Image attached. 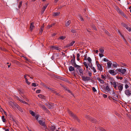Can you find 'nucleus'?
<instances>
[{"label": "nucleus", "instance_id": "f257e3e1", "mask_svg": "<svg viewBox=\"0 0 131 131\" xmlns=\"http://www.w3.org/2000/svg\"><path fill=\"white\" fill-rule=\"evenodd\" d=\"M8 104L10 107H12L14 109L17 108L21 112H23V110L22 108L16 103L10 101L8 102Z\"/></svg>", "mask_w": 131, "mask_h": 131}, {"label": "nucleus", "instance_id": "f03ea898", "mask_svg": "<svg viewBox=\"0 0 131 131\" xmlns=\"http://www.w3.org/2000/svg\"><path fill=\"white\" fill-rule=\"evenodd\" d=\"M123 84L119 83H117V89H115L116 90H119V91L120 93L123 90Z\"/></svg>", "mask_w": 131, "mask_h": 131}, {"label": "nucleus", "instance_id": "7ed1b4c3", "mask_svg": "<svg viewBox=\"0 0 131 131\" xmlns=\"http://www.w3.org/2000/svg\"><path fill=\"white\" fill-rule=\"evenodd\" d=\"M116 70L118 72H121L122 74H124L126 71V70L125 69H117Z\"/></svg>", "mask_w": 131, "mask_h": 131}, {"label": "nucleus", "instance_id": "20e7f679", "mask_svg": "<svg viewBox=\"0 0 131 131\" xmlns=\"http://www.w3.org/2000/svg\"><path fill=\"white\" fill-rule=\"evenodd\" d=\"M38 122L40 125L43 127V128H46L47 126L46 125L45 122H43L41 120H40L38 121Z\"/></svg>", "mask_w": 131, "mask_h": 131}, {"label": "nucleus", "instance_id": "39448f33", "mask_svg": "<svg viewBox=\"0 0 131 131\" xmlns=\"http://www.w3.org/2000/svg\"><path fill=\"white\" fill-rule=\"evenodd\" d=\"M71 63L72 65L75 67H80V66L77 64L75 62V60L71 59Z\"/></svg>", "mask_w": 131, "mask_h": 131}, {"label": "nucleus", "instance_id": "423d86ee", "mask_svg": "<svg viewBox=\"0 0 131 131\" xmlns=\"http://www.w3.org/2000/svg\"><path fill=\"white\" fill-rule=\"evenodd\" d=\"M81 78L82 79V80L85 81H89L91 79V78L87 76H82Z\"/></svg>", "mask_w": 131, "mask_h": 131}, {"label": "nucleus", "instance_id": "0eeeda50", "mask_svg": "<svg viewBox=\"0 0 131 131\" xmlns=\"http://www.w3.org/2000/svg\"><path fill=\"white\" fill-rule=\"evenodd\" d=\"M125 94L128 97L130 96L131 95V90L127 89L125 90Z\"/></svg>", "mask_w": 131, "mask_h": 131}, {"label": "nucleus", "instance_id": "6e6552de", "mask_svg": "<svg viewBox=\"0 0 131 131\" xmlns=\"http://www.w3.org/2000/svg\"><path fill=\"white\" fill-rule=\"evenodd\" d=\"M76 68H77V69H78L80 73V75L82 76L83 75V69L82 68H81V67L80 66V67H77Z\"/></svg>", "mask_w": 131, "mask_h": 131}, {"label": "nucleus", "instance_id": "1a4fd4ad", "mask_svg": "<svg viewBox=\"0 0 131 131\" xmlns=\"http://www.w3.org/2000/svg\"><path fill=\"white\" fill-rule=\"evenodd\" d=\"M116 10L119 13H120L122 15L124 16H126V15L124 14L123 12L120 9L117 7H116Z\"/></svg>", "mask_w": 131, "mask_h": 131}, {"label": "nucleus", "instance_id": "9d476101", "mask_svg": "<svg viewBox=\"0 0 131 131\" xmlns=\"http://www.w3.org/2000/svg\"><path fill=\"white\" fill-rule=\"evenodd\" d=\"M75 42L74 41H72L69 44L65 46V47L66 48H68L70 47V46H72L74 44Z\"/></svg>", "mask_w": 131, "mask_h": 131}, {"label": "nucleus", "instance_id": "9b49d317", "mask_svg": "<svg viewBox=\"0 0 131 131\" xmlns=\"http://www.w3.org/2000/svg\"><path fill=\"white\" fill-rule=\"evenodd\" d=\"M39 106L41 108H42L43 110L46 111H48L47 108L43 104H39Z\"/></svg>", "mask_w": 131, "mask_h": 131}, {"label": "nucleus", "instance_id": "f8f14e48", "mask_svg": "<svg viewBox=\"0 0 131 131\" xmlns=\"http://www.w3.org/2000/svg\"><path fill=\"white\" fill-rule=\"evenodd\" d=\"M34 23L33 22H32L30 23V30L32 31L33 29L34 28Z\"/></svg>", "mask_w": 131, "mask_h": 131}, {"label": "nucleus", "instance_id": "ddd939ff", "mask_svg": "<svg viewBox=\"0 0 131 131\" xmlns=\"http://www.w3.org/2000/svg\"><path fill=\"white\" fill-rule=\"evenodd\" d=\"M118 32L119 33V34L120 36L123 38V40L125 41V42L126 43L127 45H128V43L126 41V39L123 36V35L121 34V32H120L119 31H118Z\"/></svg>", "mask_w": 131, "mask_h": 131}, {"label": "nucleus", "instance_id": "4468645a", "mask_svg": "<svg viewBox=\"0 0 131 131\" xmlns=\"http://www.w3.org/2000/svg\"><path fill=\"white\" fill-rule=\"evenodd\" d=\"M111 83L112 84H113V87L114 88V89H116L117 87V83H118L117 82L116 83L115 82H114L113 83L112 82H111Z\"/></svg>", "mask_w": 131, "mask_h": 131}, {"label": "nucleus", "instance_id": "2eb2a0df", "mask_svg": "<svg viewBox=\"0 0 131 131\" xmlns=\"http://www.w3.org/2000/svg\"><path fill=\"white\" fill-rule=\"evenodd\" d=\"M97 66L98 70L100 71H101L103 70V68L101 64H99L97 65Z\"/></svg>", "mask_w": 131, "mask_h": 131}, {"label": "nucleus", "instance_id": "dca6fc26", "mask_svg": "<svg viewBox=\"0 0 131 131\" xmlns=\"http://www.w3.org/2000/svg\"><path fill=\"white\" fill-rule=\"evenodd\" d=\"M105 90L108 93H111L110 89L109 88L108 86L107 85L106 86Z\"/></svg>", "mask_w": 131, "mask_h": 131}, {"label": "nucleus", "instance_id": "f3484780", "mask_svg": "<svg viewBox=\"0 0 131 131\" xmlns=\"http://www.w3.org/2000/svg\"><path fill=\"white\" fill-rule=\"evenodd\" d=\"M51 47L53 49L59 50V51H60L61 50L60 48H59L58 47H56L53 46H52Z\"/></svg>", "mask_w": 131, "mask_h": 131}, {"label": "nucleus", "instance_id": "a211bd4d", "mask_svg": "<svg viewBox=\"0 0 131 131\" xmlns=\"http://www.w3.org/2000/svg\"><path fill=\"white\" fill-rule=\"evenodd\" d=\"M107 67L108 68H110L111 67L112 63L110 61H109L107 63Z\"/></svg>", "mask_w": 131, "mask_h": 131}, {"label": "nucleus", "instance_id": "6ab92c4d", "mask_svg": "<svg viewBox=\"0 0 131 131\" xmlns=\"http://www.w3.org/2000/svg\"><path fill=\"white\" fill-rule=\"evenodd\" d=\"M109 72L111 74L113 75H115L116 73H115V71L113 70H110L109 71Z\"/></svg>", "mask_w": 131, "mask_h": 131}, {"label": "nucleus", "instance_id": "aec40b11", "mask_svg": "<svg viewBox=\"0 0 131 131\" xmlns=\"http://www.w3.org/2000/svg\"><path fill=\"white\" fill-rule=\"evenodd\" d=\"M55 129V126H52L50 127V131H54Z\"/></svg>", "mask_w": 131, "mask_h": 131}, {"label": "nucleus", "instance_id": "412c9836", "mask_svg": "<svg viewBox=\"0 0 131 131\" xmlns=\"http://www.w3.org/2000/svg\"><path fill=\"white\" fill-rule=\"evenodd\" d=\"M55 24H56V23H54L52 24L51 25H48L47 27V29H49L50 27L54 26Z\"/></svg>", "mask_w": 131, "mask_h": 131}, {"label": "nucleus", "instance_id": "4be33fe9", "mask_svg": "<svg viewBox=\"0 0 131 131\" xmlns=\"http://www.w3.org/2000/svg\"><path fill=\"white\" fill-rule=\"evenodd\" d=\"M97 79L99 80L101 83L104 84V81L103 80L99 78H97Z\"/></svg>", "mask_w": 131, "mask_h": 131}, {"label": "nucleus", "instance_id": "5701e85b", "mask_svg": "<svg viewBox=\"0 0 131 131\" xmlns=\"http://www.w3.org/2000/svg\"><path fill=\"white\" fill-rule=\"evenodd\" d=\"M99 51L101 53H103L104 51V48L102 47H101L99 49Z\"/></svg>", "mask_w": 131, "mask_h": 131}, {"label": "nucleus", "instance_id": "b1692460", "mask_svg": "<svg viewBox=\"0 0 131 131\" xmlns=\"http://www.w3.org/2000/svg\"><path fill=\"white\" fill-rule=\"evenodd\" d=\"M60 14L59 12H54L53 13V16H57Z\"/></svg>", "mask_w": 131, "mask_h": 131}, {"label": "nucleus", "instance_id": "393cba45", "mask_svg": "<svg viewBox=\"0 0 131 131\" xmlns=\"http://www.w3.org/2000/svg\"><path fill=\"white\" fill-rule=\"evenodd\" d=\"M78 17L79 20H80L81 21H83L84 20V19L80 15H79L78 16Z\"/></svg>", "mask_w": 131, "mask_h": 131}, {"label": "nucleus", "instance_id": "a878e982", "mask_svg": "<svg viewBox=\"0 0 131 131\" xmlns=\"http://www.w3.org/2000/svg\"><path fill=\"white\" fill-rule=\"evenodd\" d=\"M68 113L69 114V115H70L71 116L73 117H75L74 115L71 111L69 110L68 111Z\"/></svg>", "mask_w": 131, "mask_h": 131}, {"label": "nucleus", "instance_id": "bb28decb", "mask_svg": "<svg viewBox=\"0 0 131 131\" xmlns=\"http://www.w3.org/2000/svg\"><path fill=\"white\" fill-rule=\"evenodd\" d=\"M69 71H72L74 70V68L72 66H70L69 68Z\"/></svg>", "mask_w": 131, "mask_h": 131}, {"label": "nucleus", "instance_id": "cd10ccee", "mask_svg": "<svg viewBox=\"0 0 131 131\" xmlns=\"http://www.w3.org/2000/svg\"><path fill=\"white\" fill-rule=\"evenodd\" d=\"M71 23V21L69 20L66 22V23L65 25L66 26H69L70 24Z\"/></svg>", "mask_w": 131, "mask_h": 131}, {"label": "nucleus", "instance_id": "c85d7f7f", "mask_svg": "<svg viewBox=\"0 0 131 131\" xmlns=\"http://www.w3.org/2000/svg\"><path fill=\"white\" fill-rule=\"evenodd\" d=\"M44 28V26H42L40 28V30L39 32V34H41L42 33L43 29Z\"/></svg>", "mask_w": 131, "mask_h": 131}, {"label": "nucleus", "instance_id": "c756f323", "mask_svg": "<svg viewBox=\"0 0 131 131\" xmlns=\"http://www.w3.org/2000/svg\"><path fill=\"white\" fill-rule=\"evenodd\" d=\"M38 96L39 97L42 99H45V96L41 94H39L38 95Z\"/></svg>", "mask_w": 131, "mask_h": 131}, {"label": "nucleus", "instance_id": "7c9ffc66", "mask_svg": "<svg viewBox=\"0 0 131 131\" xmlns=\"http://www.w3.org/2000/svg\"><path fill=\"white\" fill-rule=\"evenodd\" d=\"M47 106L48 108L49 109L50 108H53V105H51L50 104H49L48 105H47Z\"/></svg>", "mask_w": 131, "mask_h": 131}, {"label": "nucleus", "instance_id": "2f4dec72", "mask_svg": "<svg viewBox=\"0 0 131 131\" xmlns=\"http://www.w3.org/2000/svg\"><path fill=\"white\" fill-rule=\"evenodd\" d=\"M2 119L3 122H5L6 121V119L4 116H2Z\"/></svg>", "mask_w": 131, "mask_h": 131}, {"label": "nucleus", "instance_id": "473e14b6", "mask_svg": "<svg viewBox=\"0 0 131 131\" xmlns=\"http://www.w3.org/2000/svg\"><path fill=\"white\" fill-rule=\"evenodd\" d=\"M83 64H84V65L86 67V68L87 69H88V65L87 64L86 62H84L83 63Z\"/></svg>", "mask_w": 131, "mask_h": 131}, {"label": "nucleus", "instance_id": "72a5a7b5", "mask_svg": "<svg viewBox=\"0 0 131 131\" xmlns=\"http://www.w3.org/2000/svg\"><path fill=\"white\" fill-rule=\"evenodd\" d=\"M30 114L32 115V116H35V113L33 111H30Z\"/></svg>", "mask_w": 131, "mask_h": 131}, {"label": "nucleus", "instance_id": "f704fd0d", "mask_svg": "<svg viewBox=\"0 0 131 131\" xmlns=\"http://www.w3.org/2000/svg\"><path fill=\"white\" fill-rule=\"evenodd\" d=\"M44 87H45L46 88L48 89L50 91L52 90V88H49L47 86L45 85Z\"/></svg>", "mask_w": 131, "mask_h": 131}, {"label": "nucleus", "instance_id": "c9c22d12", "mask_svg": "<svg viewBox=\"0 0 131 131\" xmlns=\"http://www.w3.org/2000/svg\"><path fill=\"white\" fill-rule=\"evenodd\" d=\"M88 60L89 62L90 63H91L92 60L90 57H88L87 59Z\"/></svg>", "mask_w": 131, "mask_h": 131}, {"label": "nucleus", "instance_id": "e433bc0d", "mask_svg": "<svg viewBox=\"0 0 131 131\" xmlns=\"http://www.w3.org/2000/svg\"><path fill=\"white\" fill-rule=\"evenodd\" d=\"M48 5V4H46V5H45V6H43V8H42V9L44 10H45V9H46V8L47 7V6Z\"/></svg>", "mask_w": 131, "mask_h": 131}, {"label": "nucleus", "instance_id": "4c0bfd02", "mask_svg": "<svg viewBox=\"0 0 131 131\" xmlns=\"http://www.w3.org/2000/svg\"><path fill=\"white\" fill-rule=\"evenodd\" d=\"M91 121L93 123H95V122H96V120L95 119L93 118H91Z\"/></svg>", "mask_w": 131, "mask_h": 131}, {"label": "nucleus", "instance_id": "58836bf2", "mask_svg": "<svg viewBox=\"0 0 131 131\" xmlns=\"http://www.w3.org/2000/svg\"><path fill=\"white\" fill-rule=\"evenodd\" d=\"M25 81H26V82L29 85L30 84V82L28 81L27 79H26Z\"/></svg>", "mask_w": 131, "mask_h": 131}, {"label": "nucleus", "instance_id": "ea45409f", "mask_svg": "<svg viewBox=\"0 0 131 131\" xmlns=\"http://www.w3.org/2000/svg\"><path fill=\"white\" fill-rule=\"evenodd\" d=\"M121 24L122 26H123L126 28L127 27V26L126 24H125L124 23H122Z\"/></svg>", "mask_w": 131, "mask_h": 131}, {"label": "nucleus", "instance_id": "a19ab883", "mask_svg": "<svg viewBox=\"0 0 131 131\" xmlns=\"http://www.w3.org/2000/svg\"><path fill=\"white\" fill-rule=\"evenodd\" d=\"M22 1H20L19 4V5L18 6V7L19 8H20L22 4Z\"/></svg>", "mask_w": 131, "mask_h": 131}, {"label": "nucleus", "instance_id": "79ce46f5", "mask_svg": "<svg viewBox=\"0 0 131 131\" xmlns=\"http://www.w3.org/2000/svg\"><path fill=\"white\" fill-rule=\"evenodd\" d=\"M65 38H66L65 37L63 36H62L60 37V38H59L60 39L64 40V39H65Z\"/></svg>", "mask_w": 131, "mask_h": 131}, {"label": "nucleus", "instance_id": "37998d69", "mask_svg": "<svg viewBox=\"0 0 131 131\" xmlns=\"http://www.w3.org/2000/svg\"><path fill=\"white\" fill-rule=\"evenodd\" d=\"M110 92H111V93H110L112 95L114 96V95L115 94V93L114 92V91L113 90L112 91V90H111Z\"/></svg>", "mask_w": 131, "mask_h": 131}, {"label": "nucleus", "instance_id": "c03bdc74", "mask_svg": "<svg viewBox=\"0 0 131 131\" xmlns=\"http://www.w3.org/2000/svg\"><path fill=\"white\" fill-rule=\"evenodd\" d=\"M91 69L93 70V71L94 73H95L96 72V71L95 68H94V67H91Z\"/></svg>", "mask_w": 131, "mask_h": 131}, {"label": "nucleus", "instance_id": "a18cd8bd", "mask_svg": "<svg viewBox=\"0 0 131 131\" xmlns=\"http://www.w3.org/2000/svg\"><path fill=\"white\" fill-rule=\"evenodd\" d=\"M35 117L36 118V119L37 120H38V117H39V116L38 115H35Z\"/></svg>", "mask_w": 131, "mask_h": 131}, {"label": "nucleus", "instance_id": "49530a36", "mask_svg": "<svg viewBox=\"0 0 131 131\" xmlns=\"http://www.w3.org/2000/svg\"><path fill=\"white\" fill-rule=\"evenodd\" d=\"M126 28L129 31H131V28H130L128 27L127 26Z\"/></svg>", "mask_w": 131, "mask_h": 131}, {"label": "nucleus", "instance_id": "de8ad7c7", "mask_svg": "<svg viewBox=\"0 0 131 131\" xmlns=\"http://www.w3.org/2000/svg\"><path fill=\"white\" fill-rule=\"evenodd\" d=\"M112 65L114 67H117V63H113Z\"/></svg>", "mask_w": 131, "mask_h": 131}, {"label": "nucleus", "instance_id": "09e8293b", "mask_svg": "<svg viewBox=\"0 0 131 131\" xmlns=\"http://www.w3.org/2000/svg\"><path fill=\"white\" fill-rule=\"evenodd\" d=\"M70 129L72 131H74L75 130H76V129L74 128H70Z\"/></svg>", "mask_w": 131, "mask_h": 131}, {"label": "nucleus", "instance_id": "8fccbe9b", "mask_svg": "<svg viewBox=\"0 0 131 131\" xmlns=\"http://www.w3.org/2000/svg\"><path fill=\"white\" fill-rule=\"evenodd\" d=\"M100 131H106L105 129L102 127L100 129Z\"/></svg>", "mask_w": 131, "mask_h": 131}, {"label": "nucleus", "instance_id": "3c124183", "mask_svg": "<svg viewBox=\"0 0 131 131\" xmlns=\"http://www.w3.org/2000/svg\"><path fill=\"white\" fill-rule=\"evenodd\" d=\"M88 74H89V75L90 77H91L92 76V73L91 72H90L89 71L88 72Z\"/></svg>", "mask_w": 131, "mask_h": 131}, {"label": "nucleus", "instance_id": "603ef678", "mask_svg": "<svg viewBox=\"0 0 131 131\" xmlns=\"http://www.w3.org/2000/svg\"><path fill=\"white\" fill-rule=\"evenodd\" d=\"M101 78L103 79H104V80L105 79V77H104L103 74L101 75Z\"/></svg>", "mask_w": 131, "mask_h": 131}, {"label": "nucleus", "instance_id": "864d4df0", "mask_svg": "<svg viewBox=\"0 0 131 131\" xmlns=\"http://www.w3.org/2000/svg\"><path fill=\"white\" fill-rule=\"evenodd\" d=\"M31 85L34 87H36L37 85L35 83H32V84Z\"/></svg>", "mask_w": 131, "mask_h": 131}, {"label": "nucleus", "instance_id": "5fc2aeb1", "mask_svg": "<svg viewBox=\"0 0 131 131\" xmlns=\"http://www.w3.org/2000/svg\"><path fill=\"white\" fill-rule=\"evenodd\" d=\"M85 117L87 118H89L90 119H91V118H90L89 117V116L88 115H86L85 116Z\"/></svg>", "mask_w": 131, "mask_h": 131}, {"label": "nucleus", "instance_id": "6e6d98bb", "mask_svg": "<svg viewBox=\"0 0 131 131\" xmlns=\"http://www.w3.org/2000/svg\"><path fill=\"white\" fill-rule=\"evenodd\" d=\"M92 90L94 92H95L96 91V89L94 87H93L92 88Z\"/></svg>", "mask_w": 131, "mask_h": 131}, {"label": "nucleus", "instance_id": "4d7b16f0", "mask_svg": "<svg viewBox=\"0 0 131 131\" xmlns=\"http://www.w3.org/2000/svg\"><path fill=\"white\" fill-rule=\"evenodd\" d=\"M41 91L40 90H37L36 91V93H40V92Z\"/></svg>", "mask_w": 131, "mask_h": 131}, {"label": "nucleus", "instance_id": "13d9d810", "mask_svg": "<svg viewBox=\"0 0 131 131\" xmlns=\"http://www.w3.org/2000/svg\"><path fill=\"white\" fill-rule=\"evenodd\" d=\"M125 87L126 89H127L129 87V86L127 84H126L125 85Z\"/></svg>", "mask_w": 131, "mask_h": 131}, {"label": "nucleus", "instance_id": "bf43d9fd", "mask_svg": "<svg viewBox=\"0 0 131 131\" xmlns=\"http://www.w3.org/2000/svg\"><path fill=\"white\" fill-rule=\"evenodd\" d=\"M71 32L73 33L75 32V30L73 29H71Z\"/></svg>", "mask_w": 131, "mask_h": 131}, {"label": "nucleus", "instance_id": "052dcab7", "mask_svg": "<svg viewBox=\"0 0 131 131\" xmlns=\"http://www.w3.org/2000/svg\"><path fill=\"white\" fill-rule=\"evenodd\" d=\"M99 55L100 57L101 58L103 57V54H102V53H99Z\"/></svg>", "mask_w": 131, "mask_h": 131}, {"label": "nucleus", "instance_id": "680f3d73", "mask_svg": "<svg viewBox=\"0 0 131 131\" xmlns=\"http://www.w3.org/2000/svg\"><path fill=\"white\" fill-rule=\"evenodd\" d=\"M103 60L105 61H107V62L109 61V60L105 58Z\"/></svg>", "mask_w": 131, "mask_h": 131}, {"label": "nucleus", "instance_id": "e2e57ef3", "mask_svg": "<svg viewBox=\"0 0 131 131\" xmlns=\"http://www.w3.org/2000/svg\"><path fill=\"white\" fill-rule=\"evenodd\" d=\"M91 64H88V65H89V66L91 68V67H92V63H90Z\"/></svg>", "mask_w": 131, "mask_h": 131}, {"label": "nucleus", "instance_id": "0e129e2a", "mask_svg": "<svg viewBox=\"0 0 131 131\" xmlns=\"http://www.w3.org/2000/svg\"><path fill=\"white\" fill-rule=\"evenodd\" d=\"M40 84L43 86H44L45 85V84L43 82H41Z\"/></svg>", "mask_w": 131, "mask_h": 131}, {"label": "nucleus", "instance_id": "69168bd1", "mask_svg": "<svg viewBox=\"0 0 131 131\" xmlns=\"http://www.w3.org/2000/svg\"><path fill=\"white\" fill-rule=\"evenodd\" d=\"M103 96L104 98H106L107 97V95L105 94H103Z\"/></svg>", "mask_w": 131, "mask_h": 131}, {"label": "nucleus", "instance_id": "338daca9", "mask_svg": "<svg viewBox=\"0 0 131 131\" xmlns=\"http://www.w3.org/2000/svg\"><path fill=\"white\" fill-rule=\"evenodd\" d=\"M104 31H105V32L106 33V34H107L108 35H109V33L106 30H105Z\"/></svg>", "mask_w": 131, "mask_h": 131}, {"label": "nucleus", "instance_id": "774afa93", "mask_svg": "<svg viewBox=\"0 0 131 131\" xmlns=\"http://www.w3.org/2000/svg\"><path fill=\"white\" fill-rule=\"evenodd\" d=\"M73 58L72 59L75 60V56L74 54H73Z\"/></svg>", "mask_w": 131, "mask_h": 131}]
</instances>
